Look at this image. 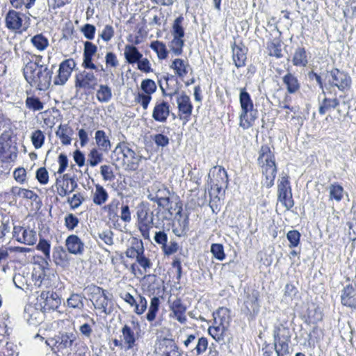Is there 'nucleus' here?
Returning <instances> with one entry per match:
<instances>
[{
  "instance_id": "nucleus-58",
  "label": "nucleus",
  "mask_w": 356,
  "mask_h": 356,
  "mask_svg": "<svg viewBox=\"0 0 356 356\" xmlns=\"http://www.w3.org/2000/svg\"><path fill=\"white\" fill-rule=\"evenodd\" d=\"M134 306L135 307V313L138 315H141L147 309V301L144 296L139 295L138 297V300H136V305H134Z\"/></svg>"
},
{
  "instance_id": "nucleus-26",
  "label": "nucleus",
  "mask_w": 356,
  "mask_h": 356,
  "mask_svg": "<svg viewBox=\"0 0 356 356\" xmlns=\"http://www.w3.org/2000/svg\"><path fill=\"white\" fill-rule=\"evenodd\" d=\"M170 317L176 318L180 323L184 324L186 321V307L181 302L180 299H176L174 300L170 306Z\"/></svg>"
},
{
  "instance_id": "nucleus-11",
  "label": "nucleus",
  "mask_w": 356,
  "mask_h": 356,
  "mask_svg": "<svg viewBox=\"0 0 356 356\" xmlns=\"http://www.w3.org/2000/svg\"><path fill=\"white\" fill-rule=\"evenodd\" d=\"M97 86V76L92 71L84 70L75 75L74 86L77 90H94Z\"/></svg>"
},
{
  "instance_id": "nucleus-47",
  "label": "nucleus",
  "mask_w": 356,
  "mask_h": 356,
  "mask_svg": "<svg viewBox=\"0 0 356 356\" xmlns=\"http://www.w3.org/2000/svg\"><path fill=\"white\" fill-rule=\"evenodd\" d=\"M150 48L154 51L160 60L165 59L168 57V50L165 44L161 41H153L150 44Z\"/></svg>"
},
{
  "instance_id": "nucleus-60",
  "label": "nucleus",
  "mask_w": 356,
  "mask_h": 356,
  "mask_svg": "<svg viewBox=\"0 0 356 356\" xmlns=\"http://www.w3.org/2000/svg\"><path fill=\"white\" fill-rule=\"evenodd\" d=\"M26 106L33 111H40L44 108L40 100L35 97H28L26 99Z\"/></svg>"
},
{
  "instance_id": "nucleus-2",
  "label": "nucleus",
  "mask_w": 356,
  "mask_h": 356,
  "mask_svg": "<svg viewBox=\"0 0 356 356\" xmlns=\"http://www.w3.org/2000/svg\"><path fill=\"white\" fill-rule=\"evenodd\" d=\"M23 74L26 81L32 87L40 90H45L51 85L53 72L47 67L36 69L35 64L23 68Z\"/></svg>"
},
{
  "instance_id": "nucleus-25",
  "label": "nucleus",
  "mask_w": 356,
  "mask_h": 356,
  "mask_svg": "<svg viewBox=\"0 0 356 356\" xmlns=\"http://www.w3.org/2000/svg\"><path fill=\"white\" fill-rule=\"evenodd\" d=\"M169 115L170 106L168 103L164 101L156 103L152 115L155 121L161 123L165 122Z\"/></svg>"
},
{
  "instance_id": "nucleus-24",
  "label": "nucleus",
  "mask_w": 356,
  "mask_h": 356,
  "mask_svg": "<svg viewBox=\"0 0 356 356\" xmlns=\"http://www.w3.org/2000/svg\"><path fill=\"white\" fill-rule=\"evenodd\" d=\"M77 339L76 334L73 332H65L57 336L54 345L58 350L70 349Z\"/></svg>"
},
{
  "instance_id": "nucleus-62",
  "label": "nucleus",
  "mask_w": 356,
  "mask_h": 356,
  "mask_svg": "<svg viewBox=\"0 0 356 356\" xmlns=\"http://www.w3.org/2000/svg\"><path fill=\"white\" fill-rule=\"evenodd\" d=\"M211 252L213 256L219 261H222L225 257L224 248L222 244L213 243L211 247Z\"/></svg>"
},
{
  "instance_id": "nucleus-40",
  "label": "nucleus",
  "mask_w": 356,
  "mask_h": 356,
  "mask_svg": "<svg viewBox=\"0 0 356 356\" xmlns=\"http://www.w3.org/2000/svg\"><path fill=\"white\" fill-rule=\"evenodd\" d=\"M95 139L100 149L107 152L111 148V142L103 130H98L95 132Z\"/></svg>"
},
{
  "instance_id": "nucleus-50",
  "label": "nucleus",
  "mask_w": 356,
  "mask_h": 356,
  "mask_svg": "<svg viewBox=\"0 0 356 356\" xmlns=\"http://www.w3.org/2000/svg\"><path fill=\"white\" fill-rule=\"evenodd\" d=\"M278 200L286 210H289L294 205L291 191H288L286 193L283 192L282 193L278 194Z\"/></svg>"
},
{
  "instance_id": "nucleus-12",
  "label": "nucleus",
  "mask_w": 356,
  "mask_h": 356,
  "mask_svg": "<svg viewBox=\"0 0 356 356\" xmlns=\"http://www.w3.org/2000/svg\"><path fill=\"white\" fill-rule=\"evenodd\" d=\"M227 316V310L226 309L220 308L214 314L215 325L211 326L209 328V334L217 341L223 339V334L226 330L227 324L228 322L225 319Z\"/></svg>"
},
{
  "instance_id": "nucleus-8",
  "label": "nucleus",
  "mask_w": 356,
  "mask_h": 356,
  "mask_svg": "<svg viewBox=\"0 0 356 356\" xmlns=\"http://www.w3.org/2000/svg\"><path fill=\"white\" fill-rule=\"evenodd\" d=\"M183 22L184 17L180 15L175 19L172 27V40L170 42L169 47L176 56L181 55L183 52L185 35L184 29L182 26Z\"/></svg>"
},
{
  "instance_id": "nucleus-29",
  "label": "nucleus",
  "mask_w": 356,
  "mask_h": 356,
  "mask_svg": "<svg viewBox=\"0 0 356 356\" xmlns=\"http://www.w3.org/2000/svg\"><path fill=\"white\" fill-rule=\"evenodd\" d=\"M74 131L68 124H60L56 131V136L60 139L63 145H69L72 143Z\"/></svg>"
},
{
  "instance_id": "nucleus-17",
  "label": "nucleus",
  "mask_w": 356,
  "mask_h": 356,
  "mask_svg": "<svg viewBox=\"0 0 356 356\" xmlns=\"http://www.w3.org/2000/svg\"><path fill=\"white\" fill-rule=\"evenodd\" d=\"M138 228L144 238H149V230L153 225V213L147 210H141L138 212Z\"/></svg>"
},
{
  "instance_id": "nucleus-41",
  "label": "nucleus",
  "mask_w": 356,
  "mask_h": 356,
  "mask_svg": "<svg viewBox=\"0 0 356 356\" xmlns=\"http://www.w3.org/2000/svg\"><path fill=\"white\" fill-rule=\"evenodd\" d=\"M82 317L88 320V321L79 327V332L84 338L90 339L92 334V326L95 325V321L88 314H83Z\"/></svg>"
},
{
  "instance_id": "nucleus-53",
  "label": "nucleus",
  "mask_w": 356,
  "mask_h": 356,
  "mask_svg": "<svg viewBox=\"0 0 356 356\" xmlns=\"http://www.w3.org/2000/svg\"><path fill=\"white\" fill-rule=\"evenodd\" d=\"M136 261L143 268V270H138L139 274L143 275L149 272V269L152 266L150 260L145 256L144 253H143L138 258H136Z\"/></svg>"
},
{
  "instance_id": "nucleus-30",
  "label": "nucleus",
  "mask_w": 356,
  "mask_h": 356,
  "mask_svg": "<svg viewBox=\"0 0 356 356\" xmlns=\"http://www.w3.org/2000/svg\"><path fill=\"white\" fill-rule=\"evenodd\" d=\"M144 251L143 241L136 238H133L130 241V246L125 252V254L129 258L136 259L144 253Z\"/></svg>"
},
{
  "instance_id": "nucleus-18",
  "label": "nucleus",
  "mask_w": 356,
  "mask_h": 356,
  "mask_svg": "<svg viewBox=\"0 0 356 356\" xmlns=\"http://www.w3.org/2000/svg\"><path fill=\"white\" fill-rule=\"evenodd\" d=\"M181 207L178 208L176 212V220L173 222L172 232L177 236H184L188 231L189 219L188 216H183Z\"/></svg>"
},
{
  "instance_id": "nucleus-23",
  "label": "nucleus",
  "mask_w": 356,
  "mask_h": 356,
  "mask_svg": "<svg viewBox=\"0 0 356 356\" xmlns=\"http://www.w3.org/2000/svg\"><path fill=\"white\" fill-rule=\"evenodd\" d=\"M65 247L68 252L75 255L82 254L85 248L82 240L75 234H71L67 237Z\"/></svg>"
},
{
  "instance_id": "nucleus-63",
  "label": "nucleus",
  "mask_w": 356,
  "mask_h": 356,
  "mask_svg": "<svg viewBox=\"0 0 356 356\" xmlns=\"http://www.w3.org/2000/svg\"><path fill=\"white\" fill-rule=\"evenodd\" d=\"M79 222V218L73 213H69L65 217V225L70 231L74 230L78 226Z\"/></svg>"
},
{
  "instance_id": "nucleus-51",
  "label": "nucleus",
  "mask_w": 356,
  "mask_h": 356,
  "mask_svg": "<svg viewBox=\"0 0 356 356\" xmlns=\"http://www.w3.org/2000/svg\"><path fill=\"white\" fill-rule=\"evenodd\" d=\"M339 104V101L336 98H325L319 107V113L323 115L330 109L335 108Z\"/></svg>"
},
{
  "instance_id": "nucleus-39",
  "label": "nucleus",
  "mask_w": 356,
  "mask_h": 356,
  "mask_svg": "<svg viewBox=\"0 0 356 356\" xmlns=\"http://www.w3.org/2000/svg\"><path fill=\"white\" fill-rule=\"evenodd\" d=\"M292 63L293 65L298 67H306L308 63L307 55L304 48L299 47L296 49Z\"/></svg>"
},
{
  "instance_id": "nucleus-27",
  "label": "nucleus",
  "mask_w": 356,
  "mask_h": 356,
  "mask_svg": "<svg viewBox=\"0 0 356 356\" xmlns=\"http://www.w3.org/2000/svg\"><path fill=\"white\" fill-rule=\"evenodd\" d=\"M121 333L120 338L124 343V350H128L132 349L136 346L138 338L134 329L128 325H124L122 327Z\"/></svg>"
},
{
  "instance_id": "nucleus-43",
  "label": "nucleus",
  "mask_w": 356,
  "mask_h": 356,
  "mask_svg": "<svg viewBox=\"0 0 356 356\" xmlns=\"http://www.w3.org/2000/svg\"><path fill=\"white\" fill-rule=\"evenodd\" d=\"M160 300L158 297H153L151 298L150 304L148 308V312L146 314V319L149 322H153L156 317L157 313L159 309Z\"/></svg>"
},
{
  "instance_id": "nucleus-35",
  "label": "nucleus",
  "mask_w": 356,
  "mask_h": 356,
  "mask_svg": "<svg viewBox=\"0 0 356 356\" xmlns=\"http://www.w3.org/2000/svg\"><path fill=\"white\" fill-rule=\"evenodd\" d=\"M170 67L175 70L178 76L184 77L188 72L190 65L186 60L176 58L172 61Z\"/></svg>"
},
{
  "instance_id": "nucleus-14",
  "label": "nucleus",
  "mask_w": 356,
  "mask_h": 356,
  "mask_svg": "<svg viewBox=\"0 0 356 356\" xmlns=\"http://www.w3.org/2000/svg\"><path fill=\"white\" fill-rule=\"evenodd\" d=\"M87 290L91 294V301L95 309L101 310L102 312L106 313L108 306V298L105 293V291L102 288L90 285L88 286Z\"/></svg>"
},
{
  "instance_id": "nucleus-1",
  "label": "nucleus",
  "mask_w": 356,
  "mask_h": 356,
  "mask_svg": "<svg viewBox=\"0 0 356 356\" xmlns=\"http://www.w3.org/2000/svg\"><path fill=\"white\" fill-rule=\"evenodd\" d=\"M258 162L261 168L262 186L269 188L274 184L277 173L275 156L268 146H262L259 151Z\"/></svg>"
},
{
  "instance_id": "nucleus-9",
  "label": "nucleus",
  "mask_w": 356,
  "mask_h": 356,
  "mask_svg": "<svg viewBox=\"0 0 356 356\" xmlns=\"http://www.w3.org/2000/svg\"><path fill=\"white\" fill-rule=\"evenodd\" d=\"M163 94L170 98L173 96H176L179 119L183 120L185 123L187 122L190 119L193 111V105L189 96L184 92L179 93L177 90L168 93H165L163 91Z\"/></svg>"
},
{
  "instance_id": "nucleus-6",
  "label": "nucleus",
  "mask_w": 356,
  "mask_h": 356,
  "mask_svg": "<svg viewBox=\"0 0 356 356\" xmlns=\"http://www.w3.org/2000/svg\"><path fill=\"white\" fill-rule=\"evenodd\" d=\"M325 88L337 87L340 91L344 92L351 86L352 79L348 73L337 68L327 71L325 74Z\"/></svg>"
},
{
  "instance_id": "nucleus-28",
  "label": "nucleus",
  "mask_w": 356,
  "mask_h": 356,
  "mask_svg": "<svg viewBox=\"0 0 356 356\" xmlns=\"http://www.w3.org/2000/svg\"><path fill=\"white\" fill-rule=\"evenodd\" d=\"M341 300L343 305L356 308V287L352 284L346 285L342 291Z\"/></svg>"
},
{
  "instance_id": "nucleus-22",
  "label": "nucleus",
  "mask_w": 356,
  "mask_h": 356,
  "mask_svg": "<svg viewBox=\"0 0 356 356\" xmlns=\"http://www.w3.org/2000/svg\"><path fill=\"white\" fill-rule=\"evenodd\" d=\"M44 312L33 305H27L24 309V318L28 323L37 326L44 320Z\"/></svg>"
},
{
  "instance_id": "nucleus-55",
  "label": "nucleus",
  "mask_w": 356,
  "mask_h": 356,
  "mask_svg": "<svg viewBox=\"0 0 356 356\" xmlns=\"http://www.w3.org/2000/svg\"><path fill=\"white\" fill-rule=\"evenodd\" d=\"M208 347V340L206 337H202L197 339L195 347L192 350V353L196 355H200L204 353Z\"/></svg>"
},
{
  "instance_id": "nucleus-3",
  "label": "nucleus",
  "mask_w": 356,
  "mask_h": 356,
  "mask_svg": "<svg viewBox=\"0 0 356 356\" xmlns=\"http://www.w3.org/2000/svg\"><path fill=\"white\" fill-rule=\"evenodd\" d=\"M113 154L118 156L116 160L125 170L135 171L138 168L142 156L132 149L129 143L123 142L118 144Z\"/></svg>"
},
{
  "instance_id": "nucleus-37",
  "label": "nucleus",
  "mask_w": 356,
  "mask_h": 356,
  "mask_svg": "<svg viewBox=\"0 0 356 356\" xmlns=\"http://www.w3.org/2000/svg\"><path fill=\"white\" fill-rule=\"evenodd\" d=\"M232 58L236 67L245 66L247 58L245 49L239 46L232 47Z\"/></svg>"
},
{
  "instance_id": "nucleus-48",
  "label": "nucleus",
  "mask_w": 356,
  "mask_h": 356,
  "mask_svg": "<svg viewBox=\"0 0 356 356\" xmlns=\"http://www.w3.org/2000/svg\"><path fill=\"white\" fill-rule=\"evenodd\" d=\"M31 42L38 51H43L49 46L47 38L42 34H37L31 38Z\"/></svg>"
},
{
  "instance_id": "nucleus-4",
  "label": "nucleus",
  "mask_w": 356,
  "mask_h": 356,
  "mask_svg": "<svg viewBox=\"0 0 356 356\" xmlns=\"http://www.w3.org/2000/svg\"><path fill=\"white\" fill-rule=\"evenodd\" d=\"M239 102L241 108L239 125L243 129H247L252 126L257 118V111L254 109L251 97L245 88L240 89Z\"/></svg>"
},
{
  "instance_id": "nucleus-44",
  "label": "nucleus",
  "mask_w": 356,
  "mask_h": 356,
  "mask_svg": "<svg viewBox=\"0 0 356 356\" xmlns=\"http://www.w3.org/2000/svg\"><path fill=\"white\" fill-rule=\"evenodd\" d=\"M84 296L79 293H72L67 300V306L70 308L82 310L84 308Z\"/></svg>"
},
{
  "instance_id": "nucleus-49",
  "label": "nucleus",
  "mask_w": 356,
  "mask_h": 356,
  "mask_svg": "<svg viewBox=\"0 0 356 356\" xmlns=\"http://www.w3.org/2000/svg\"><path fill=\"white\" fill-rule=\"evenodd\" d=\"M37 250L42 252L44 254V260L48 263L51 261L50 249L51 244L49 241L45 239H40L37 246Z\"/></svg>"
},
{
  "instance_id": "nucleus-61",
  "label": "nucleus",
  "mask_w": 356,
  "mask_h": 356,
  "mask_svg": "<svg viewBox=\"0 0 356 356\" xmlns=\"http://www.w3.org/2000/svg\"><path fill=\"white\" fill-rule=\"evenodd\" d=\"M115 35V30L112 25L106 24L103 28L99 37L106 42H109Z\"/></svg>"
},
{
  "instance_id": "nucleus-16",
  "label": "nucleus",
  "mask_w": 356,
  "mask_h": 356,
  "mask_svg": "<svg viewBox=\"0 0 356 356\" xmlns=\"http://www.w3.org/2000/svg\"><path fill=\"white\" fill-rule=\"evenodd\" d=\"M13 236L16 240L26 245H33L37 241L36 232L21 226H13Z\"/></svg>"
},
{
  "instance_id": "nucleus-56",
  "label": "nucleus",
  "mask_w": 356,
  "mask_h": 356,
  "mask_svg": "<svg viewBox=\"0 0 356 356\" xmlns=\"http://www.w3.org/2000/svg\"><path fill=\"white\" fill-rule=\"evenodd\" d=\"M102 161V154L100 153L97 149L93 148L90 150L88 154V162L90 166L95 167L97 165Z\"/></svg>"
},
{
  "instance_id": "nucleus-33",
  "label": "nucleus",
  "mask_w": 356,
  "mask_h": 356,
  "mask_svg": "<svg viewBox=\"0 0 356 356\" xmlns=\"http://www.w3.org/2000/svg\"><path fill=\"white\" fill-rule=\"evenodd\" d=\"M124 56L129 64L136 63L143 56L137 47L132 44H127L124 47Z\"/></svg>"
},
{
  "instance_id": "nucleus-20",
  "label": "nucleus",
  "mask_w": 356,
  "mask_h": 356,
  "mask_svg": "<svg viewBox=\"0 0 356 356\" xmlns=\"http://www.w3.org/2000/svg\"><path fill=\"white\" fill-rule=\"evenodd\" d=\"M22 17V13L13 9L9 10L5 16L6 27L13 31L20 30L23 24Z\"/></svg>"
},
{
  "instance_id": "nucleus-10",
  "label": "nucleus",
  "mask_w": 356,
  "mask_h": 356,
  "mask_svg": "<svg viewBox=\"0 0 356 356\" xmlns=\"http://www.w3.org/2000/svg\"><path fill=\"white\" fill-rule=\"evenodd\" d=\"M147 197L163 208L168 207L170 204V191L161 183H154L150 186L148 189Z\"/></svg>"
},
{
  "instance_id": "nucleus-36",
  "label": "nucleus",
  "mask_w": 356,
  "mask_h": 356,
  "mask_svg": "<svg viewBox=\"0 0 356 356\" xmlns=\"http://www.w3.org/2000/svg\"><path fill=\"white\" fill-rule=\"evenodd\" d=\"M282 80L289 93H296L300 89V83L297 77L291 73L289 72L285 74Z\"/></svg>"
},
{
  "instance_id": "nucleus-5",
  "label": "nucleus",
  "mask_w": 356,
  "mask_h": 356,
  "mask_svg": "<svg viewBox=\"0 0 356 356\" xmlns=\"http://www.w3.org/2000/svg\"><path fill=\"white\" fill-rule=\"evenodd\" d=\"M17 147L13 140V133L6 130L0 135V159L3 162L14 161L17 156Z\"/></svg>"
},
{
  "instance_id": "nucleus-15",
  "label": "nucleus",
  "mask_w": 356,
  "mask_h": 356,
  "mask_svg": "<svg viewBox=\"0 0 356 356\" xmlns=\"http://www.w3.org/2000/svg\"><path fill=\"white\" fill-rule=\"evenodd\" d=\"M76 67V63L72 58L63 60L59 65L58 74L54 77V83L56 86H63L70 77Z\"/></svg>"
},
{
  "instance_id": "nucleus-21",
  "label": "nucleus",
  "mask_w": 356,
  "mask_h": 356,
  "mask_svg": "<svg viewBox=\"0 0 356 356\" xmlns=\"http://www.w3.org/2000/svg\"><path fill=\"white\" fill-rule=\"evenodd\" d=\"M40 300H43L41 305L44 312L58 309L61 302L56 293L49 291L42 292L40 295Z\"/></svg>"
},
{
  "instance_id": "nucleus-38",
  "label": "nucleus",
  "mask_w": 356,
  "mask_h": 356,
  "mask_svg": "<svg viewBox=\"0 0 356 356\" xmlns=\"http://www.w3.org/2000/svg\"><path fill=\"white\" fill-rule=\"evenodd\" d=\"M52 257L56 265L64 266L68 262L67 253L63 247L60 245L54 248Z\"/></svg>"
},
{
  "instance_id": "nucleus-13",
  "label": "nucleus",
  "mask_w": 356,
  "mask_h": 356,
  "mask_svg": "<svg viewBox=\"0 0 356 356\" xmlns=\"http://www.w3.org/2000/svg\"><path fill=\"white\" fill-rule=\"evenodd\" d=\"M140 88L143 92H139L135 97V102L146 110L152 100V95L156 90L155 82L149 79L142 81Z\"/></svg>"
},
{
  "instance_id": "nucleus-19",
  "label": "nucleus",
  "mask_w": 356,
  "mask_h": 356,
  "mask_svg": "<svg viewBox=\"0 0 356 356\" xmlns=\"http://www.w3.org/2000/svg\"><path fill=\"white\" fill-rule=\"evenodd\" d=\"M56 186L58 193L60 197H65L72 193L78 186L74 178L70 177L68 175H64L62 179H57Z\"/></svg>"
},
{
  "instance_id": "nucleus-34",
  "label": "nucleus",
  "mask_w": 356,
  "mask_h": 356,
  "mask_svg": "<svg viewBox=\"0 0 356 356\" xmlns=\"http://www.w3.org/2000/svg\"><path fill=\"white\" fill-rule=\"evenodd\" d=\"M92 202L97 206H102L108 199L106 190L101 185L96 184L95 189L92 194Z\"/></svg>"
},
{
  "instance_id": "nucleus-31",
  "label": "nucleus",
  "mask_w": 356,
  "mask_h": 356,
  "mask_svg": "<svg viewBox=\"0 0 356 356\" xmlns=\"http://www.w3.org/2000/svg\"><path fill=\"white\" fill-rule=\"evenodd\" d=\"M96 98L102 104L108 103L113 98L112 88L107 84H99L96 88Z\"/></svg>"
},
{
  "instance_id": "nucleus-7",
  "label": "nucleus",
  "mask_w": 356,
  "mask_h": 356,
  "mask_svg": "<svg viewBox=\"0 0 356 356\" xmlns=\"http://www.w3.org/2000/svg\"><path fill=\"white\" fill-rule=\"evenodd\" d=\"M274 349L277 356H289L291 355L289 343L291 341V334L289 328L278 326L274 330Z\"/></svg>"
},
{
  "instance_id": "nucleus-32",
  "label": "nucleus",
  "mask_w": 356,
  "mask_h": 356,
  "mask_svg": "<svg viewBox=\"0 0 356 356\" xmlns=\"http://www.w3.org/2000/svg\"><path fill=\"white\" fill-rule=\"evenodd\" d=\"M258 298L259 292L257 291H253L251 293L248 295L247 298L244 302L247 313L254 314L259 312V304Z\"/></svg>"
},
{
  "instance_id": "nucleus-42",
  "label": "nucleus",
  "mask_w": 356,
  "mask_h": 356,
  "mask_svg": "<svg viewBox=\"0 0 356 356\" xmlns=\"http://www.w3.org/2000/svg\"><path fill=\"white\" fill-rule=\"evenodd\" d=\"M120 201L118 199H113L109 204L103 207V210L107 213L108 218L111 220H118V209Z\"/></svg>"
},
{
  "instance_id": "nucleus-52",
  "label": "nucleus",
  "mask_w": 356,
  "mask_h": 356,
  "mask_svg": "<svg viewBox=\"0 0 356 356\" xmlns=\"http://www.w3.org/2000/svg\"><path fill=\"white\" fill-rule=\"evenodd\" d=\"M13 223L8 217H3L0 221V240L3 239L13 228Z\"/></svg>"
},
{
  "instance_id": "nucleus-57",
  "label": "nucleus",
  "mask_w": 356,
  "mask_h": 356,
  "mask_svg": "<svg viewBox=\"0 0 356 356\" xmlns=\"http://www.w3.org/2000/svg\"><path fill=\"white\" fill-rule=\"evenodd\" d=\"M11 6L15 9H22L24 7L26 9L32 8L36 0H8Z\"/></svg>"
},
{
  "instance_id": "nucleus-64",
  "label": "nucleus",
  "mask_w": 356,
  "mask_h": 356,
  "mask_svg": "<svg viewBox=\"0 0 356 356\" xmlns=\"http://www.w3.org/2000/svg\"><path fill=\"white\" fill-rule=\"evenodd\" d=\"M13 177L15 180L20 184H23L27 181V173L24 168H17L13 172Z\"/></svg>"
},
{
  "instance_id": "nucleus-45",
  "label": "nucleus",
  "mask_w": 356,
  "mask_h": 356,
  "mask_svg": "<svg viewBox=\"0 0 356 356\" xmlns=\"http://www.w3.org/2000/svg\"><path fill=\"white\" fill-rule=\"evenodd\" d=\"M267 49L270 56H275L277 58L282 57V44L278 39H273L268 42Z\"/></svg>"
},
{
  "instance_id": "nucleus-59",
  "label": "nucleus",
  "mask_w": 356,
  "mask_h": 356,
  "mask_svg": "<svg viewBox=\"0 0 356 356\" xmlns=\"http://www.w3.org/2000/svg\"><path fill=\"white\" fill-rule=\"evenodd\" d=\"M286 238L289 241V248H296L300 243V234L297 230H290L286 234Z\"/></svg>"
},
{
  "instance_id": "nucleus-46",
  "label": "nucleus",
  "mask_w": 356,
  "mask_h": 356,
  "mask_svg": "<svg viewBox=\"0 0 356 356\" xmlns=\"http://www.w3.org/2000/svg\"><path fill=\"white\" fill-rule=\"evenodd\" d=\"M329 198L330 200L340 202L343 197V188L337 183L332 184L329 186Z\"/></svg>"
},
{
  "instance_id": "nucleus-54",
  "label": "nucleus",
  "mask_w": 356,
  "mask_h": 356,
  "mask_svg": "<svg viewBox=\"0 0 356 356\" xmlns=\"http://www.w3.org/2000/svg\"><path fill=\"white\" fill-rule=\"evenodd\" d=\"M31 142L35 149L42 147L44 145L45 136L41 130H36L31 134Z\"/></svg>"
}]
</instances>
